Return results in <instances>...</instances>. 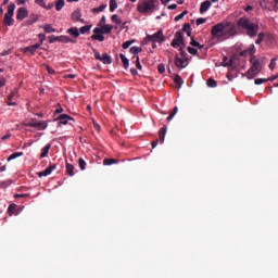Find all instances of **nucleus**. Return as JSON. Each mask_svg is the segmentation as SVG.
<instances>
[{
  "mask_svg": "<svg viewBox=\"0 0 278 278\" xmlns=\"http://www.w3.org/2000/svg\"><path fill=\"white\" fill-rule=\"evenodd\" d=\"M211 36L218 40H228V38L238 36V28L232 22H220L212 27Z\"/></svg>",
  "mask_w": 278,
  "mask_h": 278,
  "instance_id": "1",
  "label": "nucleus"
},
{
  "mask_svg": "<svg viewBox=\"0 0 278 278\" xmlns=\"http://www.w3.org/2000/svg\"><path fill=\"white\" fill-rule=\"evenodd\" d=\"M237 27L247 31V36L250 38H255V36H257V31H260V25L251 22L249 17H240L237 21Z\"/></svg>",
  "mask_w": 278,
  "mask_h": 278,
  "instance_id": "2",
  "label": "nucleus"
},
{
  "mask_svg": "<svg viewBox=\"0 0 278 278\" xmlns=\"http://www.w3.org/2000/svg\"><path fill=\"white\" fill-rule=\"evenodd\" d=\"M250 62L252 63V66L249 68L247 73L248 79H254V77H257L260 73H262V65L264 64V58L255 59V56H252L250 59Z\"/></svg>",
  "mask_w": 278,
  "mask_h": 278,
  "instance_id": "3",
  "label": "nucleus"
},
{
  "mask_svg": "<svg viewBox=\"0 0 278 278\" xmlns=\"http://www.w3.org/2000/svg\"><path fill=\"white\" fill-rule=\"evenodd\" d=\"M157 5V0H143L137 5V11L139 14H152L155 12Z\"/></svg>",
  "mask_w": 278,
  "mask_h": 278,
  "instance_id": "4",
  "label": "nucleus"
},
{
  "mask_svg": "<svg viewBox=\"0 0 278 278\" xmlns=\"http://www.w3.org/2000/svg\"><path fill=\"white\" fill-rule=\"evenodd\" d=\"M14 10H16V4L10 3L3 18V23L8 27H11V25H14V18H12V16H14Z\"/></svg>",
  "mask_w": 278,
  "mask_h": 278,
  "instance_id": "5",
  "label": "nucleus"
},
{
  "mask_svg": "<svg viewBox=\"0 0 278 278\" xmlns=\"http://www.w3.org/2000/svg\"><path fill=\"white\" fill-rule=\"evenodd\" d=\"M147 40L150 42H164L166 40V37H164V31L160 29L159 31L154 33L153 35H148Z\"/></svg>",
  "mask_w": 278,
  "mask_h": 278,
  "instance_id": "6",
  "label": "nucleus"
},
{
  "mask_svg": "<svg viewBox=\"0 0 278 278\" xmlns=\"http://www.w3.org/2000/svg\"><path fill=\"white\" fill-rule=\"evenodd\" d=\"M186 47V43H184V33L181 30L176 31L174 39L172 40V47L174 49H177V47Z\"/></svg>",
  "mask_w": 278,
  "mask_h": 278,
  "instance_id": "7",
  "label": "nucleus"
},
{
  "mask_svg": "<svg viewBox=\"0 0 278 278\" xmlns=\"http://www.w3.org/2000/svg\"><path fill=\"white\" fill-rule=\"evenodd\" d=\"M37 49H40V43H35L33 46H28V47L22 48V52L25 55H36Z\"/></svg>",
  "mask_w": 278,
  "mask_h": 278,
  "instance_id": "8",
  "label": "nucleus"
},
{
  "mask_svg": "<svg viewBox=\"0 0 278 278\" xmlns=\"http://www.w3.org/2000/svg\"><path fill=\"white\" fill-rule=\"evenodd\" d=\"M58 168V165L51 164L45 170L38 173V177H49Z\"/></svg>",
  "mask_w": 278,
  "mask_h": 278,
  "instance_id": "9",
  "label": "nucleus"
},
{
  "mask_svg": "<svg viewBox=\"0 0 278 278\" xmlns=\"http://www.w3.org/2000/svg\"><path fill=\"white\" fill-rule=\"evenodd\" d=\"M58 168V165L51 164L45 170L38 173V177H49Z\"/></svg>",
  "mask_w": 278,
  "mask_h": 278,
  "instance_id": "10",
  "label": "nucleus"
},
{
  "mask_svg": "<svg viewBox=\"0 0 278 278\" xmlns=\"http://www.w3.org/2000/svg\"><path fill=\"white\" fill-rule=\"evenodd\" d=\"M175 66H177V68H186V66H188V59H181L179 58V54H176Z\"/></svg>",
  "mask_w": 278,
  "mask_h": 278,
  "instance_id": "11",
  "label": "nucleus"
},
{
  "mask_svg": "<svg viewBox=\"0 0 278 278\" xmlns=\"http://www.w3.org/2000/svg\"><path fill=\"white\" fill-rule=\"evenodd\" d=\"M27 127H34L39 130H45L48 127L47 122H29Z\"/></svg>",
  "mask_w": 278,
  "mask_h": 278,
  "instance_id": "12",
  "label": "nucleus"
},
{
  "mask_svg": "<svg viewBox=\"0 0 278 278\" xmlns=\"http://www.w3.org/2000/svg\"><path fill=\"white\" fill-rule=\"evenodd\" d=\"M72 21H76L79 23H86L83 18H81V10L77 9L75 10L72 15H71Z\"/></svg>",
  "mask_w": 278,
  "mask_h": 278,
  "instance_id": "13",
  "label": "nucleus"
},
{
  "mask_svg": "<svg viewBox=\"0 0 278 278\" xmlns=\"http://www.w3.org/2000/svg\"><path fill=\"white\" fill-rule=\"evenodd\" d=\"M56 121L60 122V125H68V121H73L75 122V119L73 117H71L70 115L67 114H62L60 115Z\"/></svg>",
  "mask_w": 278,
  "mask_h": 278,
  "instance_id": "14",
  "label": "nucleus"
},
{
  "mask_svg": "<svg viewBox=\"0 0 278 278\" xmlns=\"http://www.w3.org/2000/svg\"><path fill=\"white\" fill-rule=\"evenodd\" d=\"M212 8V1L205 0L200 4V14H205Z\"/></svg>",
  "mask_w": 278,
  "mask_h": 278,
  "instance_id": "15",
  "label": "nucleus"
},
{
  "mask_svg": "<svg viewBox=\"0 0 278 278\" xmlns=\"http://www.w3.org/2000/svg\"><path fill=\"white\" fill-rule=\"evenodd\" d=\"M17 21H23L24 18H27V9L20 8L16 15Z\"/></svg>",
  "mask_w": 278,
  "mask_h": 278,
  "instance_id": "16",
  "label": "nucleus"
},
{
  "mask_svg": "<svg viewBox=\"0 0 278 278\" xmlns=\"http://www.w3.org/2000/svg\"><path fill=\"white\" fill-rule=\"evenodd\" d=\"M49 151H51V143L46 144L41 149V153L39 155V159L42 160V159L47 157V155H49Z\"/></svg>",
  "mask_w": 278,
  "mask_h": 278,
  "instance_id": "17",
  "label": "nucleus"
},
{
  "mask_svg": "<svg viewBox=\"0 0 278 278\" xmlns=\"http://www.w3.org/2000/svg\"><path fill=\"white\" fill-rule=\"evenodd\" d=\"M66 34L72 36V38H79V28L77 27H71L66 30Z\"/></svg>",
  "mask_w": 278,
  "mask_h": 278,
  "instance_id": "18",
  "label": "nucleus"
},
{
  "mask_svg": "<svg viewBox=\"0 0 278 278\" xmlns=\"http://www.w3.org/2000/svg\"><path fill=\"white\" fill-rule=\"evenodd\" d=\"M59 42H63L64 45H68V42L75 43V42H77V40L72 39V38L68 37V36L62 35V36H59Z\"/></svg>",
  "mask_w": 278,
  "mask_h": 278,
  "instance_id": "19",
  "label": "nucleus"
},
{
  "mask_svg": "<svg viewBox=\"0 0 278 278\" xmlns=\"http://www.w3.org/2000/svg\"><path fill=\"white\" fill-rule=\"evenodd\" d=\"M66 175H68L70 177L75 176V166L67 162H66Z\"/></svg>",
  "mask_w": 278,
  "mask_h": 278,
  "instance_id": "20",
  "label": "nucleus"
},
{
  "mask_svg": "<svg viewBox=\"0 0 278 278\" xmlns=\"http://www.w3.org/2000/svg\"><path fill=\"white\" fill-rule=\"evenodd\" d=\"M166 129H167V127L164 126L159 131V140H160L161 144H164V138H166Z\"/></svg>",
  "mask_w": 278,
  "mask_h": 278,
  "instance_id": "21",
  "label": "nucleus"
},
{
  "mask_svg": "<svg viewBox=\"0 0 278 278\" xmlns=\"http://www.w3.org/2000/svg\"><path fill=\"white\" fill-rule=\"evenodd\" d=\"M222 66H233V59H229L227 55L223 58Z\"/></svg>",
  "mask_w": 278,
  "mask_h": 278,
  "instance_id": "22",
  "label": "nucleus"
},
{
  "mask_svg": "<svg viewBox=\"0 0 278 278\" xmlns=\"http://www.w3.org/2000/svg\"><path fill=\"white\" fill-rule=\"evenodd\" d=\"M119 58L122 60L124 68L127 71V68H129V59H127V56H125V54L123 53L119 54Z\"/></svg>",
  "mask_w": 278,
  "mask_h": 278,
  "instance_id": "23",
  "label": "nucleus"
},
{
  "mask_svg": "<svg viewBox=\"0 0 278 278\" xmlns=\"http://www.w3.org/2000/svg\"><path fill=\"white\" fill-rule=\"evenodd\" d=\"M100 62H102L104 64H112V56H110V54H108V53H103Z\"/></svg>",
  "mask_w": 278,
  "mask_h": 278,
  "instance_id": "24",
  "label": "nucleus"
},
{
  "mask_svg": "<svg viewBox=\"0 0 278 278\" xmlns=\"http://www.w3.org/2000/svg\"><path fill=\"white\" fill-rule=\"evenodd\" d=\"M101 28H102V34H112V29H114V26L110 24H105L101 26Z\"/></svg>",
  "mask_w": 278,
  "mask_h": 278,
  "instance_id": "25",
  "label": "nucleus"
},
{
  "mask_svg": "<svg viewBox=\"0 0 278 278\" xmlns=\"http://www.w3.org/2000/svg\"><path fill=\"white\" fill-rule=\"evenodd\" d=\"M46 34H55V28L51 27L50 24H45L41 26Z\"/></svg>",
  "mask_w": 278,
  "mask_h": 278,
  "instance_id": "26",
  "label": "nucleus"
},
{
  "mask_svg": "<svg viewBox=\"0 0 278 278\" xmlns=\"http://www.w3.org/2000/svg\"><path fill=\"white\" fill-rule=\"evenodd\" d=\"M38 18H40L38 14H31L29 20L27 21V25H34V23H38Z\"/></svg>",
  "mask_w": 278,
  "mask_h": 278,
  "instance_id": "27",
  "label": "nucleus"
},
{
  "mask_svg": "<svg viewBox=\"0 0 278 278\" xmlns=\"http://www.w3.org/2000/svg\"><path fill=\"white\" fill-rule=\"evenodd\" d=\"M174 83L176 84V86H178V88H181V86L184 85V79H181V76H179V74H176L174 77Z\"/></svg>",
  "mask_w": 278,
  "mask_h": 278,
  "instance_id": "28",
  "label": "nucleus"
},
{
  "mask_svg": "<svg viewBox=\"0 0 278 278\" xmlns=\"http://www.w3.org/2000/svg\"><path fill=\"white\" fill-rule=\"evenodd\" d=\"M104 166H112V164H118L116 159H104L103 160Z\"/></svg>",
  "mask_w": 278,
  "mask_h": 278,
  "instance_id": "29",
  "label": "nucleus"
},
{
  "mask_svg": "<svg viewBox=\"0 0 278 278\" xmlns=\"http://www.w3.org/2000/svg\"><path fill=\"white\" fill-rule=\"evenodd\" d=\"M64 5H66V2L64 0H58L55 3L56 12H60L62 10V8H64Z\"/></svg>",
  "mask_w": 278,
  "mask_h": 278,
  "instance_id": "30",
  "label": "nucleus"
},
{
  "mask_svg": "<svg viewBox=\"0 0 278 278\" xmlns=\"http://www.w3.org/2000/svg\"><path fill=\"white\" fill-rule=\"evenodd\" d=\"M16 157H23V152H14L8 157V162H12V160H16Z\"/></svg>",
  "mask_w": 278,
  "mask_h": 278,
  "instance_id": "31",
  "label": "nucleus"
},
{
  "mask_svg": "<svg viewBox=\"0 0 278 278\" xmlns=\"http://www.w3.org/2000/svg\"><path fill=\"white\" fill-rule=\"evenodd\" d=\"M206 85L208 86V88H216V86H218V83L214 78H208L206 80Z\"/></svg>",
  "mask_w": 278,
  "mask_h": 278,
  "instance_id": "32",
  "label": "nucleus"
},
{
  "mask_svg": "<svg viewBox=\"0 0 278 278\" xmlns=\"http://www.w3.org/2000/svg\"><path fill=\"white\" fill-rule=\"evenodd\" d=\"M105 8H108V4H101L98 8H93L92 12H93V14H99L100 12H103L105 10Z\"/></svg>",
  "mask_w": 278,
  "mask_h": 278,
  "instance_id": "33",
  "label": "nucleus"
},
{
  "mask_svg": "<svg viewBox=\"0 0 278 278\" xmlns=\"http://www.w3.org/2000/svg\"><path fill=\"white\" fill-rule=\"evenodd\" d=\"M92 29V25H86L81 26L80 29H78L79 34H88Z\"/></svg>",
  "mask_w": 278,
  "mask_h": 278,
  "instance_id": "34",
  "label": "nucleus"
},
{
  "mask_svg": "<svg viewBox=\"0 0 278 278\" xmlns=\"http://www.w3.org/2000/svg\"><path fill=\"white\" fill-rule=\"evenodd\" d=\"M132 60H135L136 68H138V71H142V64H140V56L135 55L132 56Z\"/></svg>",
  "mask_w": 278,
  "mask_h": 278,
  "instance_id": "35",
  "label": "nucleus"
},
{
  "mask_svg": "<svg viewBox=\"0 0 278 278\" xmlns=\"http://www.w3.org/2000/svg\"><path fill=\"white\" fill-rule=\"evenodd\" d=\"M91 40H98L99 42H103L105 40V37L103 36V34L91 35Z\"/></svg>",
  "mask_w": 278,
  "mask_h": 278,
  "instance_id": "36",
  "label": "nucleus"
},
{
  "mask_svg": "<svg viewBox=\"0 0 278 278\" xmlns=\"http://www.w3.org/2000/svg\"><path fill=\"white\" fill-rule=\"evenodd\" d=\"M129 51H130V53H131L132 55H138V53H141V52H142V48H140V47H131V48L129 49Z\"/></svg>",
  "mask_w": 278,
  "mask_h": 278,
  "instance_id": "37",
  "label": "nucleus"
},
{
  "mask_svg": "<svg viewBox=\"0 0 278 278\" xmlns=\"http://www.w3.org/2000/svg\"><path fill=\"white\" fill-rule=\"evenodd\" d=\"M177 112H179V109L177 106H175L173 109V111L170 112L169 116L167 117L168 123H170V121H173V118H175V114H177Z\"/></svg>",
  "mask_w": 278,
  "mask_h": 278,
  "instance_id": "38",
  "label": "nucleus"
},
{
  "mask_svg": "<svg viewBox=\"0 0 278 278\" xmlns=\"http://www.w3.org/2000/svg\"><path fill=\"white\" fill-rule=\"evenodd\" d=\"M118 8L116 0H110V12H114Z\"/></svg>",
  "mask_w": 278,
  "mask_h": 278,
  "instance_id": "39",
  "label": "nucleus"
},
{
  "mask_svg": "<svg viewBox=\"0 0 278 278\" xmlns=\"http://www.w3.org/2000/svg\"><path fill=\"white\" fill-rule=\"evenodd\" d=\"M191 47H197L198 49H203V45H200L199 41L194 40V38L191 37L190 41Z\"/></svg>",
  "mask_w": 278,
  "mask_h": 278,
  "instance_id": "40",
  "label": "nucleus"
},
{
  "mask_svg": "<svg viewBox=\"0 0 278 278\" xmlns=\"http://www.w3.org/2000/svg\"><path fill=\"white\" fill-rule=\"evenodd\" d=\"M78 166L80 170H86V161L81 157L78 159Z\"/></svg>",
  "mask_w": 278,
  "mask_h": 278,
  "instance_id": "41",
  "label": "nucleus"
},
{
  "mask_svg": "<svg viewBox=\"0 0 278 278\" xmlns=\"http://www.w3.org/2000/svg\"><path fill=\"white\" fill-rule=\"evenodd\" d=\"M16 94H18V89H13L8 97V101H12Z\"/></svg>",
  "mask_w": 278,
  "mask_h": 278,
  "instance_id": "42",
  "label": "nucleus"
},
{
  "mask_svg": "<svg viewBox=\"0 0 278 278\" xmlns=\"http://www.w3.org/2000/svg\"><path fill=\"white\" fill-rule=\"evenodd\" d=\"M266 81H268V78H256V79L254 80V84H255L256 86H262V84H266Z\"/></svg>",
  "mask_w": 278,
  "mask_h": 278,
  "instance_id": "43",
  "label": "nucleus"
},
{
  "mask_svg": "<svg viewBox=\"0 0 278 278\" xmlns=\"http://www.w3.org/2000/svg\"><path fill=\"white\" fill-rule=\"evenodd\" d=\"M264 37H265L264 33H260L257 35V39H256L255 43L256 45H262V42H264Z\"/></svg>",
  "mask_w": 278,
  "mask_h": 278,
  "instance_id": "44",
  "label": "nucleus"
},
{
  "mask_svg": "<svg viewBox=\"0 0 278 278\" xmlns=\"http://www.w3.org/2000/svg\"><path fill=\"white\" fill-rule=\"evenodd\" d=\"M157 72L160 73V75H164V73H166V66L164 64H159Z\"/></svg>",
  "mask_w": 278,
  "mask_h": 278,
  "instance_id": "45",
  "label": "nucleus"
},
{
  "mask_svg": "<svg viewBox=\"0 0 278 278\" xmlns=\"http://www.w3.org/2000/svg\"><path fill=\"white\" fill-rule=\"evenodd\" d=\"M186 14H188V11H187V10H185L182 13L178 14V15L174 18V21H176V23L179 22V21H181V18H184V16H186Z\"/></svg>",
  "mask_w": 278,
  "mask_h": 278,
  "instance_id": "46",
  "label": "nucleus"
},
{
  "mask_svg": "<svg viewBox=\"0 0 278 278\" xmlns=\"http://www.w3.org/2000/svg\"><path fill=\"white\" fill-rule=\"evenodd\" d=\"M38 38H39V43L37 45H40V47H42V43L45 42V40H47V36L45 34H39Z\"/></svg>",
  "mask_w": 278,
  "mask_h": 278,
  "instance_id": "47",
  "label": "nucleus"
},
{
  "mask_svg": "<svg viewBox=\"0 0 278 278\" xmlns=\"http://www.w3.org/2000/svg\"><path fill=\"white\" fill-rule=\"evenodd\" d=\"M188 53H190L191 55H197V53H199V50H197L193 47H188L187 48Z\"/></svg>",
  "mask_w": 278,
  "mask_h": 278,
  "instance_id": "48",
  "label": "nucleus"
},
{
  "mask_svg": "<svg viewBox=\"0 0 278 278\" xmlns=\"http://www.w3.org/2000/svg\"><path fill=\"white\" fill-rule=\"evenodd\" d=\"M49 42L53 43V42H60V36L52 35L49 37Z\"/></svg>",
  "mask_w": 278,
  "mask_h": 278,
  "instance_id": "49",
  "label": "nucleus"
},
{
  "mask_svg": "<svg viewBox=\"0 0 278 278\" xmlns=\"http://www.w3.org/2000/svg\"><path fill=\"white\" fill-rule=\"evenodd\" d=\"M29 197H30L29 193H22V194L16 193V194L14 195V199H27V198H29Z\"/></svg>",
  "mask_w": 278,
  "mask_h": 278,
  "instance_id": "50",
  "label": "nucleus"
},
{
  "mask_svg": "<svg viewBox=\"0 0 278 278\" xmlns=\"http://www.w3.org/2000/svg\"><path fill=\"white\" fill-rule=\"evenodd\" d=\"M258 3L263 10H266V8H268V0H260Z\"/></svg>",
  "mask_w": 278,
  "mask_h": 278,
  "instance_id": "51",
  "label": "nucleus"
},
{
  "mask_svg": "<svg viewBox=\"0 0 278 278\" xmlns=\"http://www.w3.org/2000/svg\"><path fill=\"white\" fill-rule=\"evenodd\" d=\"M275 66H277V59H273L269 63L270 71H275Z\"/></svg>",
  "mask_w": 278,
  "mask_h": 278,
  "instance_id": "52",
  "label": "nucleus"
},
{
  "mask_svg": "<svg viewBox=\"0 0 278 278\" xmlns=\"http://www.w3.org/2000/svg\"><path fill=\"white\" fill-rule=\"evenodd\" d=\"M207 23V18H204V17H199L195 22V24L199 26V25H203Z\"/></svg>",
  "mask_w": 278,
  "mask_h": 278,
  "instance_id": "53",
  "label": "nucleus"
},
{
  "mask_svg": "<svg viewBox=\"0 0 278 278\" xmlns=\"http://www.w3.org/2000/svg\"><path fill=\"white\" fill-rule=\"evenodd\" d=\"M134 42V40H128V41H125L122 47L123 49H129L131 47V43Z\"/></svg>",
  "mask_w": 278,
  "mask_h": 278,
  "instance_id": "54",
  "label": "nucleus"
},
{
  "mask_svg": "<svg viewBox=\"0 0 278 278\" xmlns=\"http://www.w3.org/2000/svg\"><path fill=\"white\" fill-rule=\"evenodd\" d=\"M191 30H192V28L190 26V23L184 24L182 31L187 33V31H191Z\"/></svg>",
  "mask_w": 278,
  "mask_h": 278,
  "instance_id": "55",
  "label": "nucleus"
},
{
  "mask_svg": "<svg viewBox=\"0 0 278 278\" xmlns=\"http://www.w3.org/2000/svg\"><path fill=\"white\" fill-rule=\"evenodd\" d=\"M14 210H16V204H11V205H9V207H8V212H9V214H14Z\"/></svg>",
  "mask_w": 278,
  "mask_h": 278,
  "instance_id": "56",
  "label": "nucleus"
},
{
  "mask_svg": "<svg viewBox=\"0 0 278 278\" xmlns=\"http://www.w3.org/2000/svg\"><path fill=\"white\" fill-rule=\"evenodd\" d=\"M105 23H106L105 15H103L98 23V27H103V25H105Z\"/></svg>",
  "mask_w": 278,
  "mask_h": 278,
  "instance_id": "57",
  "label": "nucleus"
},
{
  "mask_svg": "<svg viewBox=\"0 0 278 278\" xmlns=\"http://www.w3.org/2000/svg\"><path fill=\"white\" fill-rule=\"evenodd\" d=\"M101 34H103V29L101 28V26L100 27H96L93 29V35H101Z\"/></svg>",
  "mask_w": 278,
  "mask_h": 278,
  "instance_id": "58",
  "label": "nucleus"
},
{
  "mask_svg": "<svg viewBox=\"0 0 278 278\" xmlns=\"http://www.w3.org/2000/svg\"><path fill=\"white\" fill-rule=\"evenodd\" d=\"M93 53H94L96 60H100V61L102 60L103 55H101V53H99V51L93 49Z\"/></svg>",
  "mask_w": 278,
  "mask_h": 278,
  "instance_id": "59",
  "label": "nucleus"
},
{
  "mask_svg": "<svg viewBox=\"0 0 278 278\" xmlns=\"http://www.w3.org/2000/svg\"><path fill=\"white\" fill-rule=\"evenodd\" d=\"M10 184H12V181H2L0 182V188H8V186H10Z\"/></svg>",
  "mask_w": 278,
  "mask_h": 278,
  "instance_id": "60",
  "label": "nucleus"
},
{
  "mask_svg": "<svg viewBox=\"0 0 278 278\" xmlns=\"http://www.w3.org/2000/svg\"><path fill=\"white\" fill-rule=\"evenodd\" d=\"M35 3H37V5H40V8H45V5L47 3H45V0H35Z\"/></svg>",
  "mask_w": 278,
  "mask_h": 278,
  "instance_id": "61",
  "label": "nucleus"
},
{
  "mask_svg": "<svg viewBox=\"0 0 278 278\" xmlns=\"http://www.w3.org/2000/svg\"><path fill=\"white\" fill-rule=\"evenodd\" d=\"M179 51H180L181 58H185L186 60V56L188 55V53L184 50V47H180Z\"/></svg>",
  "mask_w": 278,
  "mask_h": 278,
  "instance_id": "62",
  "label": "nucleus"
},
{
  "mask_svg": "<svg viewBox=\"0 0 278 278\" xmlns=\"http://www.w3.org/2000/svg\"><path fill=\"white\" fill-rule=\"evenodd\" d=\"M118 20H119V17H118V15H116V14H113V15L111 16L112 23H116Z\"/></svg>",
  "mask_w": 278,
  "mask_h": 278,
  "instance_id": "63",
  "label": "nucleus"
},
{
  "mask_svg": "<svg viewBox=\"0 0 278 278\" xmlns=\"http://www.w3.org/2000/svg\"><path fill=\"white\" fill-rule=\"evenodd\" d=\"M130 74L134 76V77H136V76H138V70H136V68H130Z\"/></svg>",
  "mask_w": 278,
  "mask_h": 278,
  "instance_id": "64",
  "label": "nucleus"
}]
</instances>
